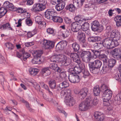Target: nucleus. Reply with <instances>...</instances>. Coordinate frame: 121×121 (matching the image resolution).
I'll use <instances>...</instances> for the list:
<instances>
[{
  "instance_id": "obj_1",
  "label": "nucleus",
  "mask_w": 121,
  "mask_h": 121,
  "mask_svg": "<svg viewBox=\"0 0 121 121\" xmlns=\"http://www.w3.org/2000/svg\"><path fill=\"white\" fill-rule=\"evenodd\" d=\"M102 43H96L95 46H99L100 45L105 46L107 49H109L114 48L119 45V43L117 40L114 39L111 37L105 38L102 40Z\"/></svg>"
},
{
  "instance_id": "obj_2",
  "label": "nucleus",
  "mask_w": 121,
  "mask_h": 121,
  "mask_svg": "<svg viewBox=\"0 0 121 121\" xmlns=\"http://www.w3.org/2000/svg\"><path fill=\"white\" fill-rule=\"evenodd\" d=\"M96 49H91L89 51H85L82 50L79 51L78 54L80 58L82 60L86 62H89L91 59L94 57Z\"/></svg>"
},
{
  "instance_id": "obj_3",
  "label": "nucleus",
  "mask_w": 121,
  "mask_h": 121,
  "mask_svg": "<svg viewBox=\"0 0 121 121\" xmlns=\"http://www.w3.org/2000/svg\"><path fill=\"white\" fill-rule=\"evenodd\" d=\"M102 64L100 60H97L89 62L88 65L90 72L94 74L98 73Z\"/></svg>"
},
{
  "instance_id": "obj_4",
  "label": "nucleus",
  "mask_w": 121,
  "mask_h": 121,
  "mask_svg": "<svg viewBox=\"0 0 121 121\" xmlns=\"http://www.w3.org/2000/svg\"><path fill=\"white\" fill-rule=\"evenodd\" d=\"M42 50H37L34 51L33 53V55L35 57L34 60L32 63L35 64H40L43 63L45 60V58L41 55L43 54Z\"/></svg>"
},
{
  "instance_id": "obj_5",
  "label": "nucleus",
  "mask_w": 121,
  "mask_h": 121,
  "mask_svg": "<svg viewBox=\"0 0 121 121\" xmlns=\"http://www.w3.org/2000/svg\"><path fill=\"white\" fill-rule=\"evenodd\" d=\"M71 93L70 90H68L65 91H62L61 95L65 97V102L68 103L69 106H72L75 104V101L71 96Z\"/></svg>"
},
{
  "instance_id": "obj_6",
  "label": "nucleus",
  "mask_w": 121,
  "mask_h": 121,
  "mask_svg": "<svg viewBox=\"0 0 121 121\" xmlns=\"http://www.w3.org/2000/svg\"><path fill=\"white\" fill-rule=\"evenodd\" d=\"M91 25V29L94 31L101 32L104 30L103 26L100 24L99 22L97 20L92 22Z\"/></svg>"
},
{
  "instance_id": "obj_7",
  "label": "nucleus",
  "mask_w": 121,
  "mask_h": 121,
  "mask_svg": "<svg viewBox=\"0 0 121 121\" xmlns=\"http://www.w3.org/2000/svg\"><path fill=\"white\" fill-rule=\"evenodd\" d=\"M16 54L17 56L22 61H26L30 56V54L23 48L20 49L19 52H17Z\"/></svg>"
},
{
  "instance_id": "obj_8",
  "label": "nucleus",
  "mask_w": 121,
  "mask_h": 121,
  "mask_svg": "<svg viewBox=\"0 0 121 121\" xmlns=\"http://www.w3.org/2000/svg\"><path fill=\"white\" fill-rule=\"evenodd\" d=\"M95 56L103 62V65H105L108 58L105 54L101 53V51L96 49Z\"/></svg>"
},
{
  "instance_id": "obj_9",
  "label": "nucleus",
  "mask_w": 121,
  "mask_h": 121,
  "mask_svg": "<svg viewBox=\"0 0 121 121\" xmlns=\"http://www.w3.org/2000/svg\"><path fill=\"white\" fill-rule=\"evenodd\" d=\"M73 72V71H72L69 73L68 76L69 81L72 83H78L80 81V77Z\"/></svg>"
},
{
  "instance_id": "obj_10",
  "label": "nucleus",
  "mask_w": 121,
  "mask_h": 121,
  "mask_svg": "<svg viewBox=\"0 0 121 121\" xmlns=\"http://www.w3.org/2000/svg\"><path fill=\"white\" fill-rule=\"evenodd\" d=\"M78 32L77 37L78 40L81 43H83V44L82 45V47H86V43L85 42L86 40L85 39L86 35L85 33L81 30Z\"/></svg>"
},
{
  "instance_id": "obj_11",
  "label": "nucleus",
  "mask_w": 121,
  "mask_h": 121,
  "mask_svg": "<svg viewBox=\"0 0 121 121\" xmlns=\"http://www.w3.org/2000/svg\"><path fill=\"white\" fill-rule=\"evenodd\" d=\"M42 43L45 49H51L54 47V42L44 39L42 41Z\"/></svg>"
},
{
  "instance_id": "obj_12",
  "label": "nucleus",
  "mask_w": 121,
  "mask_h": 121,
  "mask_svg": "<svg viewBox=\"0 0 121 121\" xmlns=\"http://www.w3.org/2000/svg\"><path fill=\"white\" fill-rule=\"evenodd\" d=\"M113 57L117 60H121V48H116L112 52Z\"/></svg>"
},
{
  "instance_id": "obj_13",
  "label": "nucleus",
  "mask_w": 121,
  "mask_h": 121,
  "mask_svg": "<svg viewBox=\"0 0 121 121\" xmlns=\"http://www.w3.org/2000/svg\"><path fill=\"white\" fill-rule=\"evenodd\" d=\"M90 100L87 99V98L85 101L81 102L79 106V108L81 111H84L87 109L91 106L90 104Z\"/></svg>"
},
{
  "instance_id": "obj_14",
  "label": "nucleus",
  "mask_w": 121,
  "mask_h": 121,
  "mask_svg": "<svg viewBox=\"0 0 121 121\" xmlns=\"http://www.w3.org/2000/svg\"><path fill=\"white\" fill-rule=\"evenodd\" d=\"M67 42L66 41H62L59 42L56 46V49L58 51H62L67 46Z\"/></svg>"
},
{
  "instance_id": "obj_15",
  "label": "nucleus",
  "mask_w": 121,
  "mask_h": 121,
  "mask_svg": "<svg viewBox=\"0 0 121 121\" xmlns=\"http://www.w3.org/2000/svg\"><path fill=\"white\" fill-rule=\"evenodd\" d=\"M81 24L80 22H73L71 25V30L73 32H78L80 31L81 29Z\"/></svg>"
},
{
  "instance_id": "obj_16",
  "label": "nucleus",
  "mask_w": 121,
  "mask_h": 121,
  "mask_svg": "<svg viewBox=\"0 0 121 121\" xmlns=\"http://www.w3.org/2000/svg\"><path fill=\"white\" fill-rule=\"evenodd\" d=\"M116 62V61L115 59L113 58L108 59L106 64L104 65V67H108L109 69H111L114 66Z\"/></svg>"
},
{
  "instance_id": "obj_17",
  "label": "nucleus",
  "mask_w": 121,
  "mask_h": 121,
  "mask_svg": "<svg viewBox=\"0 0 121 121\" xmlns=\"http://www.w3.org/2000/svg\"><path fill=\"white\" fill-rule=\"evenodd\" d=\"M81 24V29L83 31L88 32L87 34L89 35L90 34V31L89 30L90 24L89 23L86 22H84L83 21L82 23L80 22Z\"/></svg>"
},
{
  "instance_id": "obj_18",
  "label": "nucleus",
  "mask_w": 121,
  "mask_h": 121,
  "mask_svg": "<svg viewBox=\"0 0 121 121\" xmlns=\"http://www.w3.org/2000/svg\"><path fill=\"white\" fill-rule=\"evenodd\" d=\"M88 89L86 87H84L81 90L78 94L81 99H83L86 97L88 93Z\"/></svg>"
},
{
  "instance_id": "obj_19",
  "label": "nucleus",
  "mask_w": 121,
  "mask_h": 121,
  "mask_svg": "<svg viewBox=\"0 0 121 121\" xmlns=\"http://www.w3.org/2000/svg\"><path fill=\"white\" fill-rule=\"evenodd\" d=\"M55 13H56V12L54 11L53 9H48L45 12V15L46 18L50 20Z\"/></svg>"
},
{
  "instance_id": "obj_20",
  "label": "nucleus",
  "mask_w": 121,
  "mask_h": 121,
  "mask_svg": "<svg viewBox=\"0 0 121 121\" xmlns=\"http://www.w3.org/2000/svg\"><path fill=\"white\" fill-rule=\"evenodd\" d=\"M111 37L113 39L115 38L116 39L114 40L117 41L121 38V35L119 31L117 30H113L111 33Z\"/></svg>"
},
{
  "instance_id": "obj_21",
  "label": "nucleus",
  "mask_w": 121,
  "mask_h": 121,
  "mask_svg": "<svg viewBox=\"0 0 121 121\" xmlns=\"http://www.w3.org/2000/svg\"><path fill=\"white\" fill-rule=\"evenodd\" d=\"M79 51L77 53L74 52L71 53L70 54V57L73 61L78 64L80 63V56L78 54V53Z\"/></svg>"
},
{
  "instance_id": "obj_22",
  "label": "nucleus",
  "mask_w": 121,
  "mask_h": 121,
  "mask_svg": "<svg viewBox=\"0 0 121 121\" xmlns=\"http://www.w3.org/2000/svg\"><path fill=\"white\" fill-rule=\"evenodd\" d=\"M94 116L95 121H103L104 119V115L98 112L94 113Z\"/></svg>"
},
{
  "instance_id": "obj_23",
  "label": "nucleus",
  "mask_w": 121,
  "mask_h": 121,
  "mask_svg": "<svg viewBox=\"0 0 121 121\" xmlns=\"http://www.w3.org/2000/svg\"><path fill=\"white\" fill-rule=\"evenodd\" d=\"M71 62V59L64 55L62 58V64L64 66H68Z\"/></svg>"
},
{
  "instance_id": "obj_24",
  "label": "nucleus",
  "mask_w": 121,
  "mask_h": 121,
  "mask_svg": "<svg viewBox=\"0 0 121 121\" xmlns=\"http://www.w3.org/2000/svg\"><path fill=\"white\" fill-rule=\"evenodd\" d=\"M101 39V37L98 36L91 35L88 38V41L92 43L100 41Z\"/></svg>"
},
{
  "instance_id": "obj_25",
  "label": "nucleus",
  "mask_w": 121,
  "mask_h": 121,
  "mask_svg": "<svg viewBox=\"0 0 121 121\" xmlns=\"http://www.w3.org/2000/svg\"><path fill=\"white\" fill-rule=\"evenodd\" d=\"M48 67H44L42 68L41 71L42 75L45 77L49 76L51 73V71Z\"/></svg>"
},
{
  "instance_id": "obj_26",
  "label": "nucleus",
  "mask_w": 121,
  "mask_h": 121,
  "mask_svg": "<svg viewBox=\"0 0 121 121\" xmlns=\"http://www.w3.org/2000/svg\"><path fill=\"white\" fill-rule=\"evenodd\" d=\"M112 92L110 90H106L104 91L102 96L103 97H105L106 99H110L112 95Z\"/></svg>"
},
{
  "instance_id": "obj_27",
  "label": "nucleus",
  "mask_w": 121,
  "mask_h": 121,
  "mask_svg": "<svg viewBox=\"0 0 121 121\" xmlns=\"http://www.w3.org/2000/svg\"><path fill=\"white\" fill-rule=\"evenodd\" d=\"M76 9V8L74 5L70 4L66 6L64 10L66 11L69 10L71 12H74Z\"/></svg>"
},
{
  "instance_id": "obj_28",
  "label": "nucleus",
  "mask_w": 121,
  "mask_h": 121,
  "mask_svg": "<svg viewBox=\"0 0 121 121\" xmlns=\"http://www.w3.org/2000/svg\"><path fill=\"white\" fill-rule=\"evenodd\" d=\"M65 4V2L62 0L60 3L56 5V9L58 11H60L62 10L64 8Z\"/></svg>"
},
{
  "instance_id": "obj_29",
  "label": "nucleus",
  "mask_w": 121,
  "mask_h": 121,
  "mask_svg": "<svg viewBox=\"0 0 121 121\" xmlns=\"http://www.w3.org/2000/svg\"><path fill=\"white\" fill-rule=\"evenodd\" d=\"M33 9L36 12L42 11L44 9L39 3L35 4L33 6Z\"/></svg>"
},
{
  "instance_id": "obj_30",
  "label": "nucleus",
  "mask_w": 121,
  "mask_h": 121,
  "mask_svg": "<svg viewBox=\"0 0 121 121\" xmlns=\"http://www.w3.org/2000/svg\"><path fill=\"white\" fill-rule=\"evenodd\" d=\"M3 5L4 7L6 8L9 9L10 10L13 11V8H15V6H14L13 4L8 1L5 2L4 4Z\"/></svg>"
},
{
  "instance_id": "obj_31",
  "label": "nucleus",
  "mask_w": 121,
  "mask_h": 121,
  "mask_svg": "<svg viewBox=\"0 0 121 121\" xmlns=\"http://www.w3.org/2000/svg\"><path fill=\"white\" fill-rule=\"evenodd\" d=\"M6 29H7L9 30L14 31L13 29L11 27L10 24L9 22L4 24L0 26V29H1L2 30L3 29L5 30Z\"/></svg>"
},
{
  "instance_id": "obj_32",
  "label": "nucleus",
  "mask_w": 121,
  "mask_h": 121,
  "mask_svg": "<svg viewBox=\"0 0 121 121\" xmlns=\"http://www.w3.org/2000/svg\"><path fill=\"white\" fill-rule=\"evenodd\" d=\"M71 47L73 52H78L80 48V45L76 42L73 43L71 44Z\"/></svg>"
},
{
  "instance_id": "obj_33",
  "label": "nucleus",
  "mask_w": 121,
  "mask_h": 121,
  "mask_svg": "<svg viewBox=\"0 0 121 121\" xmlns=\"http://www.w3.org/2000/svg\"><path fill=\"white\" fill-rule=\"evenodd\" d=\"M114 20L116 23L117 27L121 26V15H117L114 18Z\"/></svg>"
},
{
  "instance_id": "obj_34",
  "label": "nucleus",
  "mask_w": 121,
  "mask_h": 121,
  "mask_svg": "<svg viewBox=\"0 0 121 121\" xmlns=\"http://www.w3.org/2000/svg\"><path fill=\"white\" fill-rule=\"evenodd\" d=\"M87 99L88 100H90L89 102H90V104L91 105L90 106L91 107L93 105H95L98 103V100L97 99H93V98L92 97L90 96L88 97Z\"/></svg>"
},
{
  "instance_id": "obj_35",
  "label": "nucleus",
  "mask_w": 121,
  "mask_h": 121,
  "mask_svg": "<svg viewBox=\"0 0 121 121\" xmlns=\"http://www.w3.org/2000/svg\"><path fill=\"white\" fill-rule=\"evenodd\" d=\"M48 84L50 88L52 89H56V83L55 80L53 79H51L48 82Z\"/></svg>"
},
{
  "instance_id": "obj_36",
  "label": "nucleus",
  "mask_w": 121,
  "mask_h": 121,
  "mask_svg": "<svg viewBox=\"0 0 121 121\" xmlns=\"http://www.w3.org/2000/svg\"><path fill=\"white\" fill-rule=\"evenodd\" d=\"M12 10H13V11H16L17 13H25L27 11L26 9H23L22 8L20 7L17 8L16 7L15 8H13Z\"/></svg>"
},
{
  "instance_id": "obj_37",
  "label": "nucleus",
  "mask_w": 121,
  "mask_h": 121,
  "mask_svg": "<svg viewBox=\"0 0 121 121\" xmlns=\"http://www.w3.org/2000/svg\"><path fill=\"white\" fill-rule=\"evenodd\" d=\"M83 68L82 66L79 65L78 67L75 66L72 69L73 70V72L76 74H79L81 72Z\"/></svg>"
},
{
  "instance_id": "obj_38",
  "label": "nucleus",
  "mask_w": 121,
  "mask_h": 121,
  "mask_svg": "<svg viewBox=\"0 0 121 121\" xmlns=\"http://www.w3.org/2000/svg\"><path fill=\"white\" fill-rule=\"evenodd\" d=\"M83 17V16L81 15H78L76 16L74 18V20L75 21V22H77V23L79 22L82 23L83 21L82 20L86 21V19H82Z\"/></svg>"
},
{
  "instance_id": "obj_39",
  "label": "nucleus",
  "mask_w": 121,
  "mask_h": 121,
  "mask_svg": "<svg viewBox=\"0 0 121 121\" xmlns=\"http://www.w3.org/2000/svg\"><path fill=\"white\" fill-rule=\"evenodd\" d=\"M94 95L95 96H98L100 94L101 90L99 86H96L93 89Z\"/></svg>"
},
{
  "instance_id": "obj_40",
  "label": "nucleus",
  "mask_w": 121,
  "mask_h": 121,
  "mask_svg": "<svg viewBox=\"0 0 121 121\" xmlns=\"http://www.w3.org/2000/svg\"><path fill=\"white\" fill-rule=\"evenodd\" d=\"M21 100L22 103L25 104V106L28 110L30 112L32 111L33 109L30 107L31 105L28 101H26L23 99H22Z\"/></svg>"
},
{
  "instance_id": "obj_41",
  "label": "nucleus",
  "mask_w": 121,
  "mask_h": 121,
  "mask_svg": "<svg viewBox=\"0 0 121 121\" xmlns=\"http://www.w3.org/2000/svg\"><path fill=\"white\" fill-rule=\"evenodd\" d=\"M39 71V69L34 68H30L29 70L30 74L34 76L37 74Z\"/></svg>"
},
{
  "instance_id": "obj_42",
  "label": "nucleus",
  "mask_w": 121,
  "mask_h": 121,
  "mask_svg": "<svg viewBox=\"0 0 121 121\" xmlns=\"http://www.w3.org/2000/svg\"><path fill=\"white\" fill-rule=\"evenodd\" d=\"M7 12V10L6 8L3 7H0V17H2Z\"/></svg>"
},
{
  "instance_id": "obj_43",
  "label": "nucleus",
  "mask_w": 121,
  "mask_h": 121,
  "mask_svg": "<svg viewBox=\"0 0 121 121\" xmlns=\"http://www.w3.org/2000/svg\"><path fill=\"white\" fill-rule=\"evenodd\" d=\"M69 86L68 83L66 81H64L60 83L58 86V87L63 89L68 87Z\"/></svg>"
},
{
  "instance_id": "obj_44",
  "label": "nucleus",
  "mask_w": 121,
  "mask_h": 121,
  "mask_svg": "<svg viewBox=\"0 0 121 121\" xmlns=\"http://www.w3.org/2000/svg\"><path fill=\"white\" fill-rule=\"evenodd\" d=\"M81 72L83 74V77L85 78H86L87 77L89 76L90 75L88 71L86 69L83 68Z\"/></svg>"
},
{
  "instance_id": "obj_45",
  "label": "nucleus",
  "mask_w": 121,
  "mask_h": 121,
  "mask_svg": "<svg viewBox=\"0 0 121 121\" xmlns=\"http://www.w3.org/2000/svg\"><path fill=\"white\" fill-rule=\"evenodd\" d=\"M47 32L49 35H52L53 36L56 34V32L52 28L50 27L48 28L47 30Z\"/></svg>"
},
{
  "instance_id": "obj_46",
  "label": "nucleus",
  "mask_w": 121,
  "mask_h": 121,
  "mask_svg": "<svg viewBox=\"0 0 121 121\" xmlns=\"http://www.w3.org/2000/svg\"><path fill=\"white\" fill-rule=\"evenodd\" d=\"M5 45L9 50H11L14 48L13 44L10 42H8L5 44Z\"/></svg>"
},
{
  "instance_id": "obj_47",
  "label": "nucleus",
  "mask_w": 121,
  "mask_h": 121,
  "mask_svg": "<svg viewBox=\"0 0 121 121\" xmlns=\"http://www.w3.org/2000/svg\"><path fill=\"white\" fill-rule=\"evenodd\" d=\"M84 7L85 8L88 9H94V5L91 3H88L85 4Z\"/></svg>"
},
{
  "instance_id": "obj_48",
  "label": "nucleus",
  "mask_w": 121,
  "mask_h": 121,
  "mask_svg": "<svg viewBox=\"0 0 121 121\" xmlns=\"http://www.w3.org/2000/svg\"><path fill=\"white\" fill-rule=\"evenodd\" d=\"M58 66L56 64H55V63H51L49 66V67H48L50 69H52V70H54L55 71L56 70Z\"/></svg>"
},
{
  "instance_id": "obj_49",
  "label": "nucleus",
  "mask_w": 121,
  "mask_h": 121,
  "mask_svg": "<svg viewBox=\"0 0 121 121\" xmlns=\"http://www.w3.org/2000/svg\"><path fill=\"white\" fill-rule=\"evenodd\" d=\"M38 3L44 9L46 8L45 5L47 3L46 0H39Z\"/></svg>"
},
{
  "instance_id": "obj_50",
  "label": "nucleus",
  "mask_w": 121,
  "mask_h": 121,
  "mask_svg": "<svg viewBox=\"0 0 121 121\" xmlns=\"http://www.w3.org/2000/svg\"><path fill=\"white\" fill-rule=\"evenodd\" d=\"M114 77L116 80L121 82V74L120 73H116Z\"/></svg>"
},
{
  "instance_id": "obj_51",
  "label": "nucleus",
  "mask_w": 121,
  "mask_h": 121,
  "mask_svg": "<svg viewBox=\"0 0 121 121\" xmlns=\"http://www.w3.org/2000/svg\"><path fill=\"white\" fill-rule=\"evenodd\" d=\"M42 20V17L40 16H37L35 17V21L36 23L38 24H41Z\"/></svg>"
},
{
  "instance_id": "obj_52",
  "label": "nucleus",
  "mask_w": 121,
  "mask_h": 121,
  "mask_svg": "<svg viewBox=\"0 0 121 121\" xmlns=\"http://www.w3.org/2000/svg\"><path fill=\"white\" fill-rule=\"evenodd\" d=\"M69 35V31L67 29H65V31L64 33H63L61 36L64 38L67 37Z\"/></svg>"
},
{
  "instance_id": "obj_53",
  "label": "nucleus",
  "mask_w": 121,
  "mask_h": 121,
  "mask_svg": "<svg viewBox=\"0 0 121 121\" xmlns=\"http://www.w3.org/2000/svg\"><path fill=\"white\" fill-rule=\"evenodd\" d=\"M117 97V101L119 103H121V91L118 94L115 98Z\"/></svg>"
},
{
  "instance_id": "obj_54",
  "label": "nucleus",
  "mask_w": 121,
  "mask_h": 121,
  "mask_svg": "<svg viewBox=\"0 0 121 121\" xmlns=\"http://www.w3.org/2000/svg\"><path fill=\"white\" fill-rule=\"evenodd\" d=\"M60 77L63 79H66V78L67 77L66 72L65 71L62 72L60 74Z\"/></svg>"
},
{
  "instance_id": "obj_55",
  "label": "nucleus",
  "mask_w": 121,
  "mask_h": 121,
  "mask_svg": "<svg viewBox=\"0 0 121 121\" xmlns=\"http://www.w3.org/2000/svg\"><path fill=\"white\" fill-rule=\"evenodd\" d=\"M30 16L28 17L26 19V22L27 24L29 26L31 25L32 23V22L31 19H30L29 18H30Z\"/></svg>"
},
{
  "instance_id": "obj_56",
  "label": "nucleus",
  "mask_w": 121,
  "mask_h": 121,
  "mask_svg": "<svg viewBox=\"0 0 121 121\" xmlns=\"http://www.w3.org/2000/svg\"><path fill=\"white\" fill-rule=\"evenodd\" d=\"M33 83V86L37 90L40 91V88L39 85L36 82H35Z\"/></svg>"
},
{
  "instance_id": "obj_57",
  "label": "nucleus",
  "mask_w": 121,
  "mask_h": 121,
  "mask_svg": "<svg viewBox=\"0 0 121 121\" xmlns=\"http://www.w3.org/2000/svg\"><path fill=\"white\" fill-rule=\"evenodd\" d=\"M86 0H80L81 1L80 3L79 4V2L77 0V2L75 1L77 3V6L78 7H81L83 4L84 2Z\"/></svg>"
},
{
  "instance_id": "obj_58",
  "label": "nucleus",
  "mask_w": 121,
  "mask_h": 121,
  "mask_svg": "<svg viewBox=\"0 0 121 121\" xmlns=\"http://www.w3.org/2000/svg\"><path fill=\"white\" fill-rule=\"evenodd\" d=\"M109 90L107 89V86L104 84H103L101 86V92H103L105 91V90Z\"/></svg>"
},
{
  "instance_id": "obj_59",
  "label": "nucleus",
  "mask_w": 121,
  "mask_h": 121,
  "mask_svg": "<svg viewBox=\"0 0 121 121\" xmlns=\"http://www.w3.org/2000/svg\"><path fill=\"white\" fill-rule=\"evenodd\" d=\"M50 61L53 62H56L57 61L56 57V55L52 56L50 58Z\"/></svg>"
},
{
  "instance_id": "obj_60",
  "label": "nucleus",
  "mask_w": 121,
  "mask_h": 121,
  "mask_svg": "<svg viewBox=\"0 0 121 121\" xmlns=\"http://www.w3.org/2000/svg\"><path fill=\"white\" fill-rule=\"evenodd\" d=\"M56 13L54 14V15H53V17H52V18H51L50 20H52L53 21L56 22V21H57V20L58 19L57 18L58 17L56 16Z\"/></svg>"
},
{
  "instance_id": "obj_61",
  "label": "nucleus",
  "mask_w": 121,
  "mask_h": 121,
  "mask_svg": "<svg viewBox=\"0 0 121 121\" xmlns=\"http://www.w3.org/2000/svg\"><path fill=\"white\" fill-rule=\"evenodd\" d=\"M24 2H27V5H30L32 4L33 3L34 0H23Z\"/></svg>"
},
{
  "instance_id": "obj_62",
  "label": "nucleus",
  "mask_w": 121,
  "mask_h": 121,
  "mask_svg": "<svg viewBox=\"0 0 121 121\" xmlns=\"http://www.w3.org/2000/svg\"><path fill=\"white\" fill-rule=\"evenodd\" d=\"M62 0H52L51 2L52 3H52V4L54 5L56 4L57 5V4H58L59 3H60V2Z\"/></svg>"
},
{
  "instance_id": "obj_63",
  "label": "nucleus",
  "mask_w": 121,
  "mask_h": 121,
  "mask_svg": "<svg viewBox=\"0 0 121 121\" xmlns=\"http://www.w3.org/2000/svg\"><path fill=\"white\" fill-rule=\"evenodd\" d=\"M57 110L60 113L63 114L65 117H67V113L65 112L62 109H60L58 108H57Z\"/></svg>"
},
{
  "instance_id": "obj_64",
  "label": "nucleus",
  "mask_w": 121,
  "mask_h": 121,
  "mask_svg": "<svg viewBox=\"0 0 121 121\" xmlns=\"http://www.w3.org/2000/svg\"><path fill=\"white\" fill-rule=\"evenodd\" d=\"M104 65H103L102 69L101 70V71L103 73L105 74L106 73L107 71L108 70L109 68L108 67L104 68Z\"/></svg>"
}]
</instances>
